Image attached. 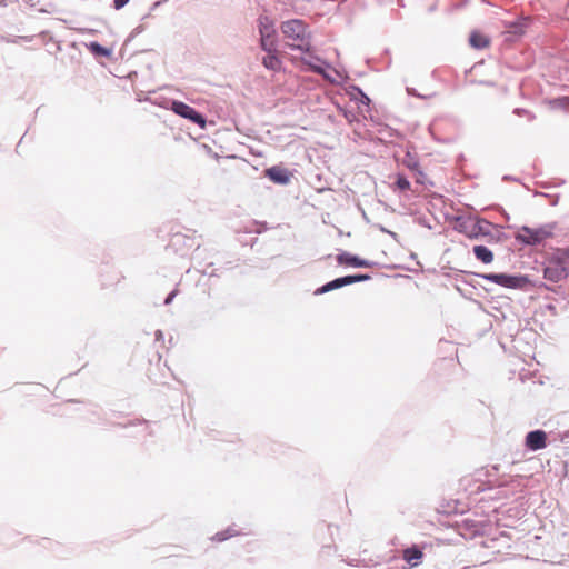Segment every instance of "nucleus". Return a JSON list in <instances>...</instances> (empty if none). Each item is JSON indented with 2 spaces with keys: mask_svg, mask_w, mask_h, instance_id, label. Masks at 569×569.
<instances>
[{
  "mask_svg": "<svg viewBox=\"0 0 569 569\" xmlns=\"http://www.w3.org/2000/svg\"><path fill=\"white\" fill-rule=\"evenodd\" d=\"M469 273L472 274L473 277L481 278L483 280L496 283L507 289H516L523 291L546 289L553 292L556 296H560L561 298H566L567 296H569V289L565 288L563 286L549 287L543 281L533 278L529 274L507 272Z\"/></svg>",
  "mask_w": 569,
  "mask_h": 569,
  "instance_id": "f257e3e1",
  "label": "nucleus"
},
{
  "mask_svg": "<svg viewBox=\"0 0 569 569\" xmlns=\"http://www.w3.org/2000/svg\"><path fill=\"white\" fill-rule=\"evenodd\" d=\"M543 279L550 283L545 282L547 286H563L569 289V284L562 283L569 278V247L557 248L546 258L542 263ZM562 299L560 296H558ZM569 298V295L565 298Z\"/></svg>",
  "mask_w": 569,
  "mask_h": 569,
  "instance_id": "f03ea898",
  "label": "nucleus"
},
{
  "mask_svg": "<svg viewBox=\"0 0 569 569\" xmlns=\"http://www.w3.org/2000/svg\"><path fill=\"white\" fill-rule=\"evenodd\" d=\"M280 30L286 38L299 42L291 47L293 50L301 52H309L311 50V32L309 26L302 19L295 18L282 21Z\"/></svg>",
  "mask_w": 569,
  "mask_h": 569,
  "instance_id": "7ed1b4c3",
  "label": "nucleus"
},
{
  "mask_svg": "<svg viewBox=\"0 0 569 569\" xmlns=\"http://www.w3.org/2000/svg\"><path fill=\"white\" fill-rule=\"evenodd\" d=\"M556 227L557 222L541 224L537 228L522 226L515 234V239L518 243L525 247H537L542 244L547 239L553 237Z\"/></svg>",
  "mask_w": 569,
  "mask_h": 569,
  "instance_id": "20e7f679",
  "label": "nucleus"
},
{
  "mask_svg": "<svg viewBox=\"0 0 569 569\" xmlns=\"http://www.w3.org/2000/svg\"><path fill=\"white\" fill-rule=\"evenodd\" d=\"M259 32V47L262 51H270L279 47V36L274 19L268 14H260L257 19Z\"/></svg>",
  "mask_w": 569,
  "mask_h": 569,
  "instance_id": "39448f33",
  "label": "nucleus"
},
{
  "mask_svg": "<svg viewBox=\"0 0 569 569\" xmlns=\"http://www.w3.org/2000/svg\"><path fill=\"white\" fill-rule=\"evenodd\" d=\"M167 109L173 111L177 116L191 121L201 129H204L207 126L206 114L183 101L171 99L167 102Z\"/></svg>",
  "mask_w": 569,
  "mask_h": 569,
  "instance_id": "423d86ee",
  "label": "nucleus"
},
{
  "mask_svg": "<svg viewBox=\"0 0 569 569\" xmlns=\"http://www.w3.org/2000/svg\"><path fill=\"white\" fill-rule=\"evenodd\" d=\"M305 53L307 56L300 58V61L303 66V70L315 72L321 76L322 78L328 79L331 82H335V79L328 73V69L331 68V64L327 60L315 54L313 52H311V50Z\"/></svg>",
  "mask_w": 569,
  "mask_h": 569,
  "instance_id": "0eeeda50",
  "label": "nucleus"
},
{
  "mask_svg": "<svg viewBox=\"0 0 569 569\" xmlns=\"http://www.w3.org/2000/svg\"><path fill=\"white\" fill-rule=\"evenodd\" d=\"M532 19L529 16H519L512 21L506 22V40L508 41H517L519 40L527 31L529 26L531 24Z\"/></svg>",
  "mask_w": 569,
  "mask_h": 569,
  "instance_id": "6e6552de",
  "label": "nucleus"
},
{
  "mask_svg": "<svg viewBox=\"0 0 569 569\" xmlns=\"http://www.w3.org/2000/svg\"><path fill=\"white\" fill-rule=\"evenodd\" d=\"M428 547L427 543H412L402 549L401 559L409 566H401V569H412L422 563L425 558V549Z\"/></svg>",
  "mask_w": 569,
  "mask_h": 569,
  "instance_id": "1a4fd4ad",
  "label": "nucleus"
},
{
  "mask_svg": "<svg viewBox=\"0 0 569 569\" xmlns=\"http://www.w3.org/2000/svg\"><path fill=\"white\" fill-rule=\"evenodd\" d=\"M336 260L339 266L351 268H375L379 266L376 261L363 259L358 254L345 250L339 251L336 256Z\"/></svg>",
  "mask_w": 569,
  "mask_h": 569,
  "instance_id": "9d476101",
  "label": "nucleus"
},
{
  "mask_svg": "<svg viewBox=\"0 0 569 569\" xmlns=\"http://www.w3.org/2000/svg\"><path fill=\"white\" fill-rule=\"evenodd\" d=\"M263 173L266 178L278 186H288L293 177V171L282 164H274L266 168Z\"/></svg>",
  "mask_w": 569,
  "mask_h": 569,
  "instance_id": "9b49d317",
  "label": "nucleus"
},
{
  "mask_svg": "<svg viewBox=\"0 0 569 569\" xmlns=\"http://www.w3.org/2000/svg\"><path fill=\"white\" fill-rule=\"evenodd\" d=\"M548 446V435L542 429H535L527 432L525 447L528 451H538Z\"/></svg>",
  "mask_w": 569,
  "mask_h": 569,
  "instance_id": "f8f14e48",
  "label": "nucleus"
},
{
  "mask_svg": "<svg viewBox=\"0 0 569 569\" xmlns=\"http://www.w3.org/2000/svg\"><path fill=\"white\" fill-rule=\"evenodd\" d=\"M194 246V241L192 238L182 234V233H173L170 237L167 249H171L174 252H179L181 256L186 254L188 250H190Z\"/></svg>",
  "mask_w": 569,
  "mask_h": 569,
  "instance_id": "ddd939ff",
  "label": "nucleus"
},
{
  "mask_svg": "<svg viewBox=\"0 0 569 569\" xmlns=\"http://www.w3.org/2000/svg\"><path fill=\"white\" fill-rule=\"evenodd\" d=\"M490 227L499 228V226L491 223L486 218H476V221L471 224L470 233H468V238L471 240H476L479 238H486L489 236Z\"/></svg>",
  "mask_w": 569,
  "mask_h": 569,
  "instance_id": "4468645a",
  "label": "nucleus"
},
{
  "mask_svg": "<svg viewBox=\"0 0 569 569\" xmlns=\"http://www.w3.org/2000/svg\"><path fill=\"white\" fill-rule=\"evenodd\" d=\"M266 56L262 57V66L270 71L278 72L282 69V60L279 56L278 47L270 51H264Z\"/></svg>",
  "mask_w": 569,
  "mask_h": 569,
  "instance_id": "2eb2a0df",
  "label": "nucleus"
},
{
  "mask_svg": "<svg viewBox=\"0 0 569 569\" xmlns=\"http://www.w3.org/2000/svg\"><path fill=\"white\" fill-rule=\"evenodd\" d=\"M460 528L462 530V536L469 535L470 537H475L482 536L485 533L486 525L483 522L467 518L461 521Z\"/></svg>",
  "mask_w": 569,
  "mask_h": 569,
  "instance_id": "dca6fc26",
  "label": "nucleus"
},
{
  "mask_svg": "<svg viewBox=\"0 0 569 569\" xmlns=\"http://www.w3.org/2000/svg\"><path fill=\"white\" fill-rule=\"evenodd\" d=\"M446 219L449 221L455 222L453 229L468 237V233H470L471 230V217H465V216H449L446 214Z\"/></svg>",
  "mask_w": 569,
  "mask_h": 569,
  "instance_id": "f3484780",
  "label": "nucleus"
},
{
  "mask_svg": "<svg viewBox=\"0 0 569 569\" xmlns=\"http://www.w3.org/2000/svg\"><path fill=\"white\" fill-rule=\"evenodd\" d=\"M86 47L89 50V52L96 58L110 59L113 53L111 48L102 46L98 41H90L89 43L86 44Z\"/></svg>",
  "mask_w": 569,
  "mask_h": 569,
  "instance_id": "a211bd4d",
  "label": "nucleus"
},
{
  "mask_svg": "<svg viewBox=\"0 0 569 569\" xmlns=\"http://www.w3.org/2000/svg\"><path fill=\"white\" fill-rule=\"evenodd\" d=\"M472 253H473L475 258L478 261L482 262L483 264H489L495 259V254H493L492 250H490L485 244H476V246H473L472 247Z\"/></svg>",
  "mask_w": 569,
  "mask_h": 569,
  "instance_id": "6ab92c4d",
  "label": "nucleus"
},
{
  "mask_svg": "<svg viewBox=\"0 0 569 569\" xmlns=\"http://www.w3.org/2000/svg\"><path fill=\"white\" fill-rule=\"evenodd\" d=\"M349 90V97L351 101H357L359 104L366 107L370 106L371 99L359 86L351 84Z\"/></svg>",
  "mask_w": 569,
  "mask_h": 569,
  "instance_id": "aec40b11",
  "label": "nucleus"
},
{
  "mask_svg": "<svg viewBox=\"0 0 569 569\" xmlns=\"http://www.w3.org/2000/svg\"><path fill=\"white\" fill-rule=\"evenodd\" d=\"M343 287H346L345 279H342V277H338V278H335V279L323 283L322 286L318 287L315 290L313 295L315 296L325 295L330 291L341 289Z\"/></svg>",
  "mask_w": 569,
  "mask_h": 569,
  "instance_id": "412c9836",
  "label": "nucleus"
},
{
  "mask_svg": "<svg viewBox=\"0 0 569 569\" xmlns=\"http://www.w3.org/2000/svg\"><path fill=\"white\" fill-rule=\"evenodd\" d=\"M469 44L476 50H481L490 44V40L482 32L473 30L469 36Z\"/></svg>",
  "mask_w": 569,
  "mask_h": 569,
  "instance_id": "4be33fe9",
  "label": "nucleus"
},
{
  "mask_svg": "<svg viewBox=\"0 0 569 569\" xmlns=\"http://www.w3.org/2000/svg\"><path fill=\"white\" fill-rule=\"evenodd\" d=\"M238 535H240V531L236 529L234 525H232V526L228 527L227 529L221 530V531L217 532L216 535H213L211 537V540L213 542H223V541H226L232 537H236Z\"/></svg>",
  "mask_w": 569,
  "mask_h": 569,
  "instance_id": "5701e85b",
  "label": "nucleus"
},
{
  "mask_svg": "<svg viewBox=\"0 0 569 569\" xmlns=\"http://www.w3.org/2000/svg\"><path fill=\"white\" fill-rule=\"evenodd\" d=\"M402 163L411 172L418 171V169L420 168V163H419L417 153L411 152L410 150L406 151V153L402 158Z\"/></svg>",
  "mask_w": 569,
  "mask_h": 569,
  "instance_id": "b1692460",
  "label": "nucleus"
},
{
  "mask_svg": "<svg viewBox=\"0 0 569 569\" xmlns=\"http://www.w3.org/2000/svg\"><path fill=\"white\" fill-rule=\"evenodd\" d=\"M371 278L372 277L370 273H360V272L342 276V279H345L346 287L353 284V283H358V282L369 281V280H371Z\"/></svg>",
  "mask_w": 569,
  "mask_h": 569,
  "instance_id": "393cba45",
  "label": "nucleus"
},
{
  "mask_svg": "<svg viewBox=\"0 0 569 569\" xmlns=\"http://www.w3.org/2000/svg\"><path fill=\"white\" fill-rule=\"evenodd\" d=\"M486 238H487V242L492 244V243H503L506 240L509 239V236L506 232L498 229L496 232H492L489 230V236H487Z\"/></svg>",
  "mask_w": 569,
  "mask_h": 569,
  "instance_id": "a878e982",
  "label": "nucleus"
},
{
  "mask_svg": "<svg viewBox=\"0 0 569 569\" xmlns=\"http://www.w3.org/2000/svg\"><path fill=\"white\" fill-rule=\"evenodd\" d=\"M395 186L400 191H408L411 188V183H410L408 177L403 173H398L396 176Z\"/></svg>",
  "mask_w": 569,
  "mask_h": 569,
  "instance_id": "bb28decb",
  "label": "nucleus"
},
{
  "mask_svg": "<svg viewBox=\"0 0 569 569\" xmlns=\"http://www.w3.org/2000/svg\"><path fill=\"white\" fill-rule=\"evenodd\" d=\"M144 31V26L143 24H139L131 32L130 34L127 37V39L124 40L121 49H120V53L123 54L127 46L140 33H142Z\"/></svg>",
  "mask_w": 569,
  "mask_h": 569,
  "instance_id": "cd10ccee",
  "label": "nucleus"
},
{
  "mask_svg": "<svg viewBox=\"0 0 569 569\" xmlns=\"http://www.w3.org/2000/svg\"><path fill=\"white\" fill-rule=\"evenodd\" d=\"M415 174V181L418 184L433 187V182L427 178V174L423 172L421 167L418 171L412 172Z\"/></svg>",
  "mask_w": 569,
  "mask_h": 569,
  "instance_id": "c85d7f7f",
  "label": "nucleus"
},
{
  "mask_svg": "<svg viewBox=\"0 0 569 569\" xmlns=\"http://www.w3.org/2000/svg\"><path fill=\"white\" fill-rule=\"evenodd\" d=\"M535 196H541L549 199L550 206L556 207L559 203V194H549L545 192H535Z\"/></svg>",
  "mask_w": 569,
  "mask_h": 569,
  "instance_id": "c756f323",
  "label": "nucleus"
},
{
  "mask_svg": "<svg viewBox=\"0 0 569 569\" xmlns=\"http://www.w3.org/2000/svg\"><path fill=\"white\" fill-rule=\"evenodd\" d=\"M468 272H469V271H460V274H457V276H456V278H455V280H456L457 282H462V283L469 284V286H471L473 289H476V288H477L476 283H473L472 281H468V280H466V279L463 278V274H468ZM469 276H471V274L469 273Z\"/></svg>",
  "mask_w": 569,
  "mask_h": 569,
  "instance_id": "7c9ffc66",
  "label": "nucleus"
},
{
  "mask_svg": "<svg viewBox=\"0 0 569 569\" xmlns=\"http://www.w3.org/2000/svg\"><path fill=\"white\" fill-rule=\"evenodd\" d=\"M340 111L342 112L345 119L349 122V123H352L353 121H358L357 119V116L355 114L353 111L351 110H348V109H340Z\"/></svg>",
  "mask_w": 569,
  "mask_h": 569,
  "instance_id": "2f4dec72",
  "label": "nucleus"
},
{
  "mask_svg": "<svg viewBox=\"0 0 569 569\" xmlns=\"http://www.w3.org/2000/svg\"><path fill=\"white\" fill-rule=\"evenodd\" d=\"M177 295H178V289H173V290H171V291L167 295V297L164 298V300H163V305H164V306H169V305H171V303H172V301H173V299L177 297Z\"/></svg>",
  "mask_w": 569,
  "mask_h": 569,
  "instance_id": "473e14b6",
  "label": "nucleus"
},
{
  "mask_svg": "<svg viewBox=\"0 0 569 569\" xmlns=\"http://www.w3.org/2000/svg\"><path fill=\"white\" fill-rule=\"evenodd\" d=\"M129 1L130 0H113L112 7L116 10H121L122 8H124L129 3Z\"/></svg>",
  "mask_w": 569,
  "mask_h": 569,
  "instance_id": "72a5a7b5",
  "label": "nucleus"
},
{
  "mask_svg": "<svg viewBox=\"0 0 569 569\" xmlns=\"http://www.w3.org/2000/svg\"><path fill=\"white\" fill-rule=\"evenodd\" d=\"M212 266H213V263L207 264V267L202 270V273L206 274V276H209V277L218 276L217 272H216L217 270L216 269H211Z\"/></svg>",
  "mask_w": 569,
  "mask_h": 569,
  "instance_id": "f704fd0d",
  "label": "nucleus"
},
{
  "mask_svg": "<svg viewBox=\"0 0 569 569\" xmlns=\"http://www.w3.org/2000/svg\"><path fill=\"white\" fill-rule=\"evenodd\" d=\"M406 90L409 96L425 99V97L422 94H420L415 88L407 87Z\"/></svg>",
  "mask_w": 569,
  "mask_h": 569,
  "instance_id": "c9c22d12",
  "label": "nucleus"
},
{
  "mask_svg": "<svg viewBox=\"0 0 569 569\" xmlns=\"http://www.w3.org/2000/svg\"><path fill=\"white\" fill-rule=\"evenodd\" d=\"M418 223L422 227H426L428 229H432V226L429 223L428 219L426 217H419L417 219Z\"/></svg>",
  "mask_w": 569,
  "mask_h": 569,
  "instance_id": "e433bc0d",
  "label": "nucleus"
},
{
  "mask_svg": "<svg viewBox=\"0 0 569 569\" xmlns=\"http://www.w3.org/2000/svg\"><path fill=\"white\" fill-rule=\"evenodd\" d=\"M154 337H156V341H162V342L164 341L163 331L160 329L156 330Z\"/></svg>",
  "mask_w": 569,
  "mask_h": 569,
  "instance_id": "4c0bfd02",
  "label": "nucleus"
},
{
  "mask_svg": "<svg viewBox=\"0 0 569 569\" xmlns=\"http://www.w3.org/2000/svg\"><path fill=\"white\" fill-rule=\"evenodd\" d=\"M382 56L388 57L387 67L389 68L391 66L390 50L386 48L382 52Z\"/></svg>",
  "mask_w": 569,
  "mask_h": 569,
  "instance_id": "58836bf2",
  "label": "nucleus"
},
{
  "mask_svg": "<svg viewBox=\"0 0 569 569\" xmlns=\"http://www.w3.org/2000/svg\"><path fill=\"white\" fill-rule=\"evenodd\" d=\"M167 0H159V1H156L152 3L151 8H150V11H154L157 8H159L163 2H166Z\"/></svg>",
  "mask_w": 569,
  "mask_h": 569,
  "instance_id": "ea45409f",
  "label": "nucleus"
},
{
  "mask_svg": "<svg viewBox=\"0 0 569 569\" xmlns=\"http://www.w3.org/2000/svg\"><path fill=\"white\" fill-rule=\"evenodd\" d=\"M456 289L459 291V293L465 298H470L471 292H466L460 288L458 284H456Z\"/></svg>",
  "mask_w": 569,
  "mask_h": 569,
  "instance_id": "a19ab883",
  "label": "nucleus"
},
{
  "mask_svg": "<svg viewBox=\"0 0 569 569\" xmlns=\"http://www.w3.org/2000/svg\"><path fill=\"white\" fill-rule=\"evenodd\" d=\"M562 102L563 108L569 109V97H563Z\"/></svg>",
  "mask_w": 569,
  "mask_h": 569,
  "instance_id": "79ce46f5",
  "label": "nucleus"
},
{
  "mask_svg": "<svg viewBox=\"0 0 569 569\" xmlns=\"http://www.w3.org/2000/svg\"><path fill=\"white\" fill-rule=\"evenodd\" d=\"M138 423L144 426L146 430L149 428V421L147 420H138Z\"/></svg>",
  "mask_w": 569,
  "mask_h": 569,
  "instance_id": "37998d69",
  "label": "nucleus"
},
{
  "mask_svg": "<svg viewBox=\"0 0 569 569\" xmlns=\"http://www.w3.org/2000/svg\"><path fill=\"white\" fill-rule=\"evenodd\" d=\"M400 133L397 130L390 129L389 137H399Z\"/></svg>",
  "mask_w": 569,
  "mask_h": 569,
  "instance_id": "c03bdc74",
  "label": "nucleus"
},
{
  "mask_svg": "<svg viewBox=\"0 0 569 569\" xmlns=\"http://www.w3.org/2000/svg\"><path fill=\"white\" fill-rule=\"evenodd\" d=\"M515 112L518 113V114H521V113H527V110H525L522 108H516Z\"/></svg>",
  "mask_w": 569,
  "mask_h": 569,
  "instance_id": "a18cd8bd",
  "label": "nucleus"
},
{
  "mask_svg": "<svg viewBox=\"0 0 569 569\" xmlns=\"http://www.w3.org/2000/svg\"><path fill=\"white\" fill-rule=\"evenodd\" d=\"M387 233H388L391 238H393L395 240H397L398 234H397L396 232H393V231H390V230H389V231H387Z\"/></svg>",
  "mask_w": 569,
  "mask_h": 569,
  "instance_id": "49530a36",
  "label": "nucleus"
},
{
  "mask_svg": "<svg viewBox=\"0 0 569 569\" xmlns=\"http://www.w3.org/2000/svg\"><path fill=\"white\" fill-rule=\"evenodd\" d=\"M502 179H503L505 181H507V180H515V181H516V180H517L516 178H513V177H511V176H508V174L503 176V178H502Z\"/></svg>",
  "mask_w": 569,
  "mask_h": 569,
  "instance_id": "de8ad7c7",
  "label": "nucleus"
},
{
  "mask_svg": "<svg viewBox=\"0 0 569 569\" xmlns=\"http://www.w3.org/2000/svg\"><path fill=\"white\" fill-rule=\"evenodd\" d=\"M150 16H151V11H149L147 14H144V16L141 18V20H146V19H148Z\"/></svg>",
  "mask_w": 569,
  "mask_h": 569,
  "instance_id": "09e8293b",
  "label": "nucleus"
},
{
  "mask_svg": "<svg viewBox=\"0 0 569 569\" xmlns=\"http://www.w3.org/2000/svg\"><path fill=\"white\" fill-rule=\"evenodd\" d=\"M24 137H26V133L21 137V139H20V141H19V143L17 146V149L19 148L20 143L24 140Z\"/></svg>",
  "mask_w": 569,
  "mask_h": 569,
  "instance_id": "8fccbe9b",
  "label": "nucleus"
},
{
  "mask_svg": "<svg viewBox=\"0 0 569 569\" xmlns=\"http://www.w3.org/2000/svg\"><path fill=\"white\" fill-rule=\"evenodd\" d=\"M134 425H136V422H134V421H130L129 423L123 425V427L134 426Z\"/></svg>",
  "mask_w": 569,
  "mask_h": 569,
  "instance_id": "3c124183",
  "label": "nucleus"
},
{
  "mask_svg": "<svg viewBox=\"0 0 569 569\" xmlns=\"http://www.w3.org/2000/svg\"><path fill=\"white\" fill-rule=\"evenodd\" d=\"M380 230L385 233H387V231H389L388 229H386L385 227H380Z\"/></svg>",
  "mask_w": 569,
  "mask_h": 569,
  "instance_id": "603ef678",
  "label": "nucleus"
},
{
  "mask_svg": "<svg viewBox=\"0 0 569 569\" xmlns=\"http://www.w3.org/2000/svg\"><path fill=\"white\" fill-rule=\"evenodd\" d=\"M169 343H170V346H173V337L169 338Z\"/></svg>",
  "mask_w": 569,
  "mask_h": 569,
  "instance_id": "864d4df0",
  "label": "nucleus"
},
{
  "mask_svg": "<svg viewBox=\"0 0 569 569\" xmlns=\"http://www.w3.org/2000/svg\"><path fill=\"white\" fill-rule=\"evenodd\" d=\"M479 83H480V84H483V83H485V81H480ZM486 84H492V83H491V82H486Z\"/></svg>",
  "mask_w": 569,
  "mask_h": 569,
  "instance_id": "5fc2aeb1",
  "label": "nucleus"
},
{
  "mask_svg": "<svg viewBox=\"0 0 569 569\" xmlns=\"http://www.w3.org/2000/svg\"><path fill=\"white\" fill-rule=\"evenodd\" d=\"M461 569H471L470 566H463Z\"/></svg>",
  "mask_w": 569,
  "mask_h": 569,
  "instance_id": "6e6d98bb",
  "label": "nucleus"
},
{
  "mask_svg": "<svg viewBox=\"0 0 569 569\" xmlns=\"http://www.w3.org/2000/svg\"><path fill=\"white\" fill-rule=\"evenodd\" d=\"M548 308H549V310H553L555 309V307L551 306V305H549Z\"/></svg>",
  "mask_w": 569,
  "mask_h": 569,
  "instance_id": "4d7b16f0",
  "label": "nucleus"
}]
</instances>
